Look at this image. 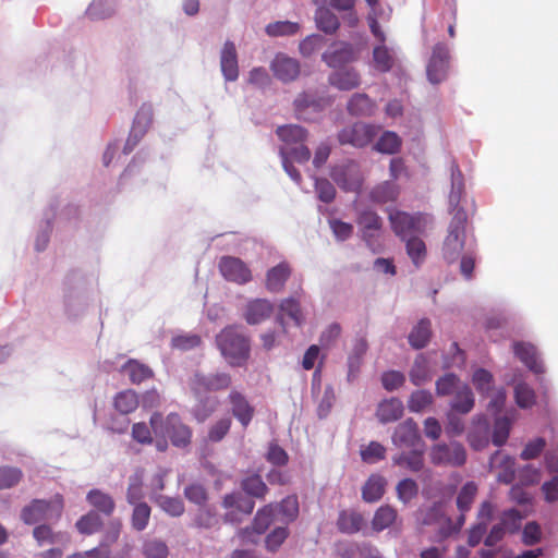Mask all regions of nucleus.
<instances>
[{"mask_svg": "<svg viewBox=\"0 0 558 558\" xmlns=\"http://www.w3.org/2000/svg\"><path fill=\"white\" fill-rule=\"evenodd\" d=\"M184 497L192 504L199 507L205 506L208 500V493L204 485L199 483H191L184 488Z\"/></svg>", "mask_w": 558, "mask_h": 558, "instance_id": "nucleus-53", "label": "nucleus"}, {"mask_svg": "<svg viewBox=\"0 0 558 558\" xmlns=\"http://www.w3.org/2000/svg\"><path fill=\"white\" fill-rule=\"evenodd\" d=\"M405 251L412 263L415 267H420L427 255V248L425 242L420 238V235L416 236H410L405 240Z\"/></svg>", "mask_w": 558, "mask_h": 558, "instance_id": "nucleus-36", "label": "nucleus"}, {"mask_svg": "<svg viewBox=\"0 0 558 558\" xmlns=\"http://www.w3.org/2000/svg\"><path fill=\"white\" fill-rule=\"evenodd\" d=\"M432 402L433 396L429 391L417 390L411 395L408 401V408L411 412H421L429 407Z\"/></svg>", "mask_w": 558, "mask_h": 558, "instance_id": "nucleus-57", "label": "nucleus"}, {"mask_svg": "<svg viewBox=\"0 0 558 558\" xmlns=\"http://www.w3.org/2000/svg\"><path fill=\"white\" fill-rule=\"evenodd\" d=\"M405 381V376L398 371L385 372L381 375V384L388 391H393L400 388Z\"/></svg>", "mask_w": 558, "mask_h": 558, "instance_id": "nucleus-63", "label": "nucleus"}, {"mask_svg": "<svg viewBox=\"0 0 558 558\" xmlns=\"http://www.w3.org/2000/svg\"><path fill=\"white\" fill-rule=\"evenodd\" d=\"M231 376L228 373L202 374L195 373L190 378L189 387L198 403L194 407V416L198 422L206 421L218 408L219 400L215 397L203 398L208 392L226 390L231 386Z\"/></svg>", "mask_w": 558, "mask_h": 558, "instance_id": "nucleus-1", "label": "nucleus"}, {"mask_svg": "<svg viewBox=\"0 0 558 558\" xmlns=\"http://www.w3.org/2000/svg\"><path fill=\"white\" fill-rule=\"evenodd\" d=\"M157 505L169 515L180 517L184 513V504L180 498L159 496L156 498Z\"/></svg>", "mask_w": 558, "mask_h": 558, "instance_id": "nucleus-55", "label": "nucleus"}, {"mask_svg": "<svg viewBox=\"0 0 558 558\" xmlns=\"http://www.w3.org/2000/svg\"><path fill=\"white\" fill-rule=\"evenodd\" d=\"M430 462L435 465L462 466L466 461L464 447L457 441L437 444L432 447Z\"/></svg>", "mask_w": 558, "mask_h": 558, "instance_id": "nucleus-8", "label": "nucleus"}, {"mask_svg": "<svg viewBox=\"0 0 558 558\" xmlns=\"http://www.w3.org/2000/svg\"><path fill=\"white\" fill-rule=\"evenodd\" d=\"M114 409L121 414H130L138 407L137 393L132 389L120 391L113 399Z\"/></svg>", "mask_w": 558, "mask_h": 558, "instance_id": "nucleus-34", "label": "nucleus"}, {"mask_svg": "<svg viewBox=\"0 0 558 558\" xmlns=\"http://www.w3.org/2000/svg\"><path fill=\"white\" fill-rule=\"evenodd\" d=\"M101 525L102 521L100 517L94 511L81 517L75 524L77 531L86 535L98 532Z\"/></svg>", "mask_w": 558, "mask_h": 558, "instance_id": "nucleus-48", "label": "nucleus"}, {"mask_svg": "<svg viewBox=\"0 0 558 558\" xmlns=\"http://www.w3.org/2000/svg\"><path fill=\"white\" fill-rule=\"evenodd\" d=\"M392 462L411 472H420L424 468V447L412 448L409 452L396 454Z\"/></svg>", "mask_w": 558, "mask_h": 558, "instance_id": "nucleus-21", "label": "nucleus"}, {"mask_svg": "<svg viewBox=\"0 0 558 558\" xmlns=\"http://www.w3.org/2000/svg\"><path fill=\"white\" fill-rule=\"evenodd\" d=\"M397 496L400 501L408 504L418 494V485L412 478L401 480L396 487Z\"/></svg>", "mask_w": 558, "mask_h": 558, "instance_id": "nucleus-54", "label": "nucleus"}, {"mask_svg": "<svg viewBox=\"0 0 558 558\" xmlns=\"http://www.w3.org/2000/svg\"><path fill=\"white\" fill-rule=\"evenodd\" d=\"M386 448L377 442L371 441L367 447L361 450V458L366 463H375L385 459Z\"/></svg>", "mask_w": 558, "mask_h": 558, "instance_id": "nucleus-58", "label": "nucleus"}, {"mask_svg": "<svg viewBox=\"0 0 558 558\" xmlns=\"http://www.w3.org/2000/svg\"><path fill=\"white\" fill-rule=\"evenodd\" d=\"M87 501L98 511L110 515L116 508L112 497L99 489H92L86 497Z\"/></svg>", "mask_w": 558, "mask_h": 558, "instance_id": "nucleus-38", "label": "nucleus"}, {"mask_svg": "<svg viewBox=\"0 0 558 558\" xmlns=\"http://www.w3.org/2000/svg\"><path fill=\"white\" fill-rule=\"evenodd\" d=\"M219 524L217 513L209 508H201L193 520V526L196 529L210 530Z\"/></svg>", "mask_w": 558, "mask_h": 558, "instance_id": "nucleus-49", "label": "nucleus"}, {"mask_svg": "<svg viewBox=\"0 0 558 558\" xmlns=\"http://www.w3.org/2000/svg\"><path fill=\"white\" fill-rule=\"evenodd\" d=\"M228 401L232 415L240 422L243 428H246L255 415V408L250 403L246 397L238 390L230 391Z\"/></svg>", "mask_w": 558, "mask_h": 558, "instance_id": "nucleus-14", "label": "nucleus"}, {"mask_svg": "<svg viewBox=\"0 0 558 558\" xmlns=\"http://www.w3.org/2000/svg\"><path fill=\"white\" fill-rule=\"evenodd\" d=\"M281 517V521L290 523L299 515V501L296 496H288L279 505H275V511Z\"/></svg>", "mask_w": 558, "mask_h": 558, "instance_id": "nucleus-43", "label": "nucleus"}, {"mask_svg": "<svg viewBox=\"0 0 558 558\" xmlns=\"http://www.w3.org/2000/svg\"><path fill=\"white\" fill-rule=\"evenodd\" d=\"M400 194V187L392 181H384L375 185L369 192V199L373 203L383 205L396 202Z\"/></svg>", "mask_w": 558, "mask_h": 558, "instance_id": "nucleus-22", "label": "nucleus"}, {"mask_svg": "<svg viewBox=\"0 0 558 558\" xmlns=\"http://www.w3.org/2000/svg\"><path fill=\"white\" fill-rule=\"evenodd\" d=\"M462 183L456 182L452 172V190L449 196L450 204L458 205L462 194ZM468 221L466 211L456 206L453 217L448 228V234L442 244V256L448 263H453L460 256L465 243V226Z\"/></svg>", "mask_w": 558, "mask_h": 558, "instance_id": "nucleus-2", "label": "nucleus"}, {"mask_svg": "<svg viewBox=\"0 0 558 558\" xmlns=\"http://www.w3.org/2000/svg\"><path fill=\"white\" fill-rule=\"evenodd\" d=\"M398 518L397 510L389 506H380L374 513L372 519V529L375 532H381L388 527H390Z\"/></svg>", "mask_w": 558, "mask_h": 558, "instance_id": "nucleus-33", "label": "nucleus"}, {"mask_svg": "<svg viewBox=\"0 0 558 558\" xmlns=\"http://www.w3.org/2000/svg\"><path fill=\"white\" fill-rule=\"evenodd\" d=\"M511 428V421L507 416H500L495 420L492 441L495 446L506 444Z\"/></svg>", "mask_w": 558, "mask_h": 558, "instance_id": "nucleus-51", "label": "nucleus"}, {"mask_svg": "<svg viewBox=\"0 0 558 558\" xmlns=\"http://www.w3.org/2000/svg\"><path fill=\"white\" fill-rule=\"evenodd\" d=\"M472 380L477 391L486 393L492 388L493 375L484 368H478L474 372Z\"/></svg>", "mask_w": 558, "mask_h": 558, "instance_id": "nucleus-62", "label": "nucleus"}, {"mask_svg": "<svg viewBox=\"0 0 558 558\" xmlns=\"http://www.w3.org/2000/svg\"><path fill=\"white\" fill-rule=\"evenodd\" d=\"M217 345L231 366H243L251 353L250 340L234 326L222 329L216 337Z\"/></svg>", "mask_w": 558, "mask_h": 558, "instance_id": "nucleus-3", "label": "nucleus"}, {"mask_svg": "<svg viewBox=\"0 0 558 558\" xmlns=\"http://www.w3.org/2000/svg\"><path fill=\"white\" fill-rule=\"evenodd\" d=\"M361 239L373 253H380L383 244L380 235L383 232V219L373 209L366 208L359 211L356 217Z\"/></svg>", "mask_w": 558, "mask_h": 558, "instance_id": "nucleus-7", "label": "nucleus"}, {"mask_svg": "<svg viewBox=\"0 0 558 558\" xmlns=\"http://www.w3.org/2000/svg\"><path fill=\"white\" fill-rule=\"evenodd\" d=\"M514 355L532 372L541 374L544 372V366L538 360L537 352L534 345L525 342H515L513 344Z\"/></svg>", "mask_w": 558, "mask_h": 558, "instance_id": "nucleus-19", "label": "nucleus"}, {"mask_svg": "<svg viewBox=\"0 0 558 558\" xmlns=\"http://www.w3.org/2000/svg\"><path fill=\"white\" fill-rule=\"evenodd\" d=\"M231 424L232 422L230 417L220 418L210 426L208 439L214 442L220 441L229 433Z\"/></svg>", "mask_w": 558, "mask_h": 558, "instance_id": "nucleus-60", "label": "nucleus"}, {"mask_svg": "<svg viewBox=\"0 0 558 558\" xmlns=\"http://www.w3.org/2000/svg\"><path fill=\"white\" fill-rule=\"evenodd\" d=\"M270 69L278 80L288 83L294 81L300 74L298 60L283 53H278L270 64Z\"/></svg>", "mask_w": 558, "mask_h": 558, "instance_id": "nucleus-15", "label": "nucleus"}, {"mask_svg": "<svg viewBox=\"0 0 558 558\" xmlns=\"http://www.w3.org/2000/svg\"><path fill=\"white\" fill-rule=\"evenodd\" d=\"M330 177L344 191H356L361 186L359 166L352 160L335 166Z\"/></svg>", "mask_w": 558, "mask_h": 558, "instance_id": "nucleus-12", "label": "nucleus"}, {"mask_svg": "<svg viewBox=\"0 0 558 558\" xmlns=\"http://www.w3.org/2000/svg\"><path fill=\"white\" fill-rule=\"evenodd\" d=\"M364 525V517L355 510H342L339 512L337 526L341 533L355 534Z\"/></svg>", "mask_w": 558, "mask_h": 558, "instance_id": "nucleus-28", "label": "nucleus"}, {"mask_svg": "<svg viewBox=\"0 0 558 558\" xmlns=\"http://www.w3.org/2000/svg\"><path fill=\"white\" fill-rule=\"evenodd\" d=\"M374 68L381 72L387 73L391 71L396 63L395 52L389 49L385 44H379L373 49Z\"/></svg>", "mask_w": 558, "mask_h": 558, "instance_id": "nucleus-32", "label": "nucleus"}, {"mask_svg": "<svg viewBox=\"0 0 558 558\" xmlns=\"http://www.w3.org/2000/svg\"><path fill=\"white\" fill-rule=\"evenodd\" d=\"M316 23L319 29L327 34H332L339 28V20L335 13L328 9H318L316 12Z\"/></svg>", "mask_w": 558, "mask_h": 558, "instance_id": "nucleus-46", "label": "nucleus"}, {"mask_svg": "<svg viewBox=\"0 0 558 558\" xmlns=\"http://www.w3.org/2000/svg\"><path fill=\"white\" fill-rule=\"evenodd\" d=\"M219 270L226 280L238 284H245L252 280L251 269L239 257L222 256L219 260Z\"/></svg>", "mask_w": 558, "mask_h": 558, "instance_id": "nucleus-11", "label": "nucleus"}, {"mask_svg": "<svg viewBox=\"0 0 558 558\" xmlns=\"http://www.w3.org/2000/svg\"><path fill=\"white\" fill-rule=\"evenodd\" d=\"M62 510L63 498L59 494L51 500L34 499L22 509L21 520L27 525H33L52 518L59 520Z\"/></svg>", "mask_w": 558, "mask_h": 558, "instance_id": "nucleus-6", "label": "nucleus"}, {"mask_svg": "<svg viewBox=\"0 0 558 558\" xmlns=\"http://www.w3.org/2000/svg\"><path fill=\"white\" fill-rule=\"evenodd\" d=\"M23 478V472L14 466H0V490L17 485Z\"/></svg>", "mask_w": 558, "mask_h": 558, "instance_id": "nucleus-52", "label": "nucleus"}, {"mask_svg": "<svg viewBox=\"0 0 558 558\" xmlns=\"http://www.w3.org/2000/svg\"><path fill=\"white\" fill-rule=\"evenodd\" d=\"M432 336L430 322L427 318L421 319L409 335V342L414 349L426 347Z\"/></svg>", "mask_w": 558, "mask_h": 558, "instance_id": "nucleus-35", "label": "nucleus"}, {"mask_svg": "<svg viewBox=\"0 0 558 558\" xmlns=\"http://www.w3.org/2000/svg\"><path fill=\"white\" fill-rule=\"evenodd\" d=\"M274 305L265 299H256L247 303L244 318L250 325H257L270 317Z\"/></svg>", "mask_w": 558, "mask_h": 558, "instance_id": "nucleus-17", "label": "nucleus"}, {"mask_svg": "<svg viewBox=\"0 0 558 558\" xmlns=\"http://www.w3.org/2000/svg\"><path fill=\"white\" fill-rule=\"evenodd\" d=\"M149 424L156 435L167 436L175 447L183 448L191 442L192 430L177 413H170L163 418L156 412L150 416Z\"/></svg>", "mask_w": 558, "mask_h": 558, "instance_id": "nucleus-5", "label": "nucleus"}, {"mask_svg": "<svg viewBox=\"0 0 558 558\" xmlns=\"http://www.w3.org/2000/svg\"><path fill=\"white\" fill-rule=\"evenodd\" d=\"M291 275V267L287 262L279 263L270 268L266 275V288L270 292L282 291L286 281Z\"/></svg>", "mask_w": 558, "mask_h": 558, "instance_id": "nucleus-23", "label": "nucleus"}, {"mask_svg": "<svg viewBox=\"0 0 558 558\" xmlns=\"http://www.w3.org/2000/svg\"><path fill=\"white\" fill-rule=\"evenodd\" d=\"M375 102L363 93L352 95L347 105V110L350 114L356 117H368L375 111Z\"/></svg>", "mask_w": 558, "mask_h": 558, "instance_id": "nucleus-30", "label": "nucleus"}, {"mask_svg": "<svg viewBox=\"0 0 558 558\" xmlns=\"http://www.w3.org/2000/svg\"><path fill=\"white\" fill-rule=\"evenodd\" d=\"M241 488L247 495L263 499L268 493V487L258 474H252L241 481Z\"/></svg>", "mask_w": 558, "mask_h": 558, "instance_id": "nucleus-39", "label": "nucleus"}, {"mask_svg": "<svg viewBox=\"0 0 558 558\" xmlns=\"http://www.w3.org/2000/svg\"><path fill=\"white\" fill-rule=\"evenodd\" d=\"M356 59L354 47L348 43H336L331 46L330 50L323 54V60L330 68H340Z\"/></svg>", "mask_w": 558, "mask_h": 558, "instance_id": "nucleus-16", "label": "nucleus"}, {"mask_svg": "<svg viewBox=\"0 0 558 558\" xmlns=\"http://www.w3.org/2000/svg\"><path fill=\"white\" fill-rule=\"evenodd\" d=\"M168 547L161 541H148L143 545V554L146 558H167Z\"/></svg>", "mask_w": 558, "mask_h": 558, "instance_id": "nucleus-61", "label": "nucleus"}, {"mask_svg": "<svg viewBox=\"0 0 558 558\" xmlns=\"http://www.w3.org/2000/svg\"><path fill=\"white\" fill-rule=\"evenodd\" d=\"M121 372L128 375L133 385H140L154 376V372L148 365L134 359L126 361L122 365Z\"/></svg>", "mask_w": 558, "mask_h": 558, "instance_id": "nucleus-27", "label": "nucleus"}, {"mask_svg": "<svg viewBox=\"0 0 558 558\" xmlns=\"http://www.w3.org/2000/svg\"><path fill=\"white\" fill-rule=\"evenodd\" d=\"M376 136V130L373 125L356 122L342 129L338 134V141L341 145H352L354 147L367 146Z\"/></svg>", "mask_w": 558, "mask_h": 558, "instance_id": "nucleus-9", "label": "nucleus"}, {"mask_svg": "<svg viewBox=\"0 0 558 558\" xmlns=\"http://www.w3.org/2000/svg\"><path fill=\"white\" fill-rule=\"evenodd\" d=\"M459 388V378L453 374H446L436 381V391L439 396L451 395Z\"/></svg>", "mask_w": 558, "mask_h": 558, "instance_id": "nucleus-59", "label": "nucleus"}, {"mask_svg": "<svg viewBox=\"0 0 558 558\" xmlns=\"http://www.w3.org/2000/svg\"><path fill=\"white\" fill-rule=\"evenodd\" d=\"M276 134L284 143L282 147L287 148L304 143L307 137L306 130L296 124L278 126Z\"/></svg>", "mask_w": 558, "mask_h": 558, "instance_id": "nucleus-29", "label": "nucleus"}, {"mask_svg": "<svg viewBox=\"0 0 558 558\" xmlns=\"http://www.w3.org/2000/svg\"><path fill=\"white\" fill-rule=\"evenodd\" d=\"M401 147V138L397 133L386 131L381 134L375 145V149L384 154H396Z\"/></svg>", "mask_w": 558, "mask_h": 558, "instance_id": "nucleus-44", "label": "nucleus"}, {"mask_svg": "<svg viewBox=\"0 0 558 558\" xmlns=\"http://www.w3.org/2000/svg\"><path fill=\"white\" fill-rule=\"evenodd\" d=\"M489 422L485 416H476L473 426L468 434V441L475 450L484 449L489 441Z\"/></svg>", "mask_w": 558, "mask_h": 558, "instance_id": "nucleus-18", "label": "nucleus"}, {"mask_svg": "<svg viewBox=\"0 0 558 558\" xmlns=\"http://www.w3.org/2000/svg\"><path fill=\"white\" fill-rule=\"evenodd\" d=\"M386 480L379 474H372L362 487V498L366 502L378 501L385 494Z\"/></svg>", "mask_w": 558, "mask_h": 558, "instance_id": "nucleus-31", "label": "nucleus"}, {"mask_svg": "<svg viewBox=\"0 0 558 558\" xmlns=\"http://www.w3.org/2000/svg\"><path fill=\"white\" fill-rule=\"evenodd\" d=\"M388 220L396 236L405 240L410 236L424 234L427 226L432 222V217L421 211L411 214L400 209H390Z\"/></svg>", "mask_w": 558, "mask_h": 558, "instance_id": "nucleus-4", "label": "nucleus"}, {"mask_svg": "<svg viewBox=\"0 0 558 558\" xmlns=\"http://www.w3.org/2000/svg\"><path fill=\"white\" fill-rule=\"evenodd\" d=\"M300 25L290 21H279L266 26L269 36H290L299 32Z\"/></svg>", "mask_w": 558, "mask_h": 558, "instance_id": "nucleus-56", "label": "nucleus"}, {"mask_svg": "<svg viewBox=\"0 0 558 558\" xmlns=\"http://www.w3.org/2000/svg\"><path fill=\"white\" fill-rule=\"evenodd\" d=\"M275 518V505L269 504L259 509L253 520L252 531L260 535L266 532Z\"/></svg>", "mask_w": 558, "mask_h": 558, "instance_id": "nucleus-41", "label": "nucleus"}, {"mask_svg": "<svg viewBox=\"0 0 558 558\" xmlns=\"http://www.w3.org/2000/svg\"><path fill=\"white\" fill-rule=\"evenodd\" d=\"M449 68V48L444 43L434 46L432 57L427 64V77L433 84L442 82Z\"/></svg>", "mask_w": 558, "mask_h": 558, "instance_id": "nucleus-10", "label": "nucleus"}, {"mask_svg": "<svg viewBox=\"0 0 558 558\" xmlns=\"http://www.w3.org/2000/svg\"><path fill=\"white\" fill-rule=\"evenodd\" d=\"M220 66L228 81H235L239 76L238 56L232 41H226L221 51Z\"/></svg>", "mask_w": 558, "mask_h": 558, "instance_id": "nucleus-20", "label": "nucleus"}, {"mask_svg": "<svg viewBox=\"0 0 558 558\" xmlns=\"http://www.w3.org/2000/svg\"><path fill=\"white\" fill-rule=\"evenodd\" d=\"M33 537L37 542L38 546L63 544L69 541L66 533L54 532L48 524H39L33 530Z\"/></svg>", "mask_w": 558, "mask_h": 558, "instance_id": "nucleus-26", "label": "nucleus"}, {"mask_svg": "<svg viewBox=\"0 0 558 558\" xmlns=\"http://www.w3.org/2000/svg\"><path fill=\"white\" fill-rule=\"evenodd\" d=\"M410 380L415 386H421L432 379L428 363L423 355H418L410 371Z\"/></svg>", "mask_w": 558, "mask_h": 558, "instance_id": "nucleus-42", "label": "nucleus"}, {"mask_svg": "<svg viewBox=\"0 0 558 558\" xmlns=\"http://www.w3.org/2000/svg\"><path fill=\"white\" fill-rule=\"evenodd\" d=\"M403 403L398 398H389L383 400L377 408V418L386 424L398 421L403 415Z\"/></svg>", "mask_w": 558, "mask_h": 558, "instance_id": "nucleus-24", "label": "nucleus"}, {"mask_svg": "<svg viewBox=\"0 0 558 558\" xmlns=\"http://www.w3.org/2000/svg\"><path fill=\"white\" fill-rule=\"evenodd\" d=\"M315 189L322 202L331 203L335 199L336 189L327 179H315Z\"/></svg>", "mask_w": 558, "mask_h": 558, "instance_id": "nucleus-64", "label": "nucleus"}, {"mask_svg": "<svg viewBox=\"0 0 558 558\" xmlns=\"http://www.w3.org/2000/svg\"><path fill=\"white\" fill-rule=\"evenodd\" d=\"M473 392L468 386L464 385L456 391L451 408L459 413L466 414L473 409Z\"/></svg>", "mask_w": 558, "mask_h": 558, "instance_id": "nucleus-40", "label": "nucleus"}, {"mask_svg": "<svg viewBox=\"0 0 558 558\" xmlns=\"http://www.w3.org/2000/svg\"><path fill=\"white\" fill-rule=\"evenodd\" d=\"M392 442L399 448L412 449L424 447L417 424L413 418H408L396 427L392 435Z\"/></svg>", "mask_w": 558, "mask_h": 558, "instance_id": "nucleus-13", "label": "nucleus"}, {"mask_svg": "<svg viewBox=\"0 0 558 558\" xmlns=\"http://www.w3.org/2000/svg\"><path fill=\"white\" fill-rule=\"evenodd\" d=\"M514 400L519 408L529 409L535 404L536 396L526 383H519L514 387Z\"/></svg>", "mask_w": 558, "mask_h": 558, "instance_id": "nucleus-45", "label": "nucleus"}, {"mask_svg": "<svg viewBox=\"0 0 558 558\" xmlns=\"http://www.w3.org/2000/svg\"><path fill=\"white\" fill-rule=\"evenodd\" d=\"M476 494L477 486L474 482H468L462 486L457 497V507L460 512H466L471 509Z\"/></svg>", "mask_w": 558, "mask_h": 558, "instance_id": "nucleus-47", "label": "nucleus"}, {"mask_svg": "<svg viewBox=\"0 0 558 558\" xmlns=\"http://www.w3.org/2000/svg\"><path fill=\"white\" fill-rule=\"evenodd\" d=\"M489 464L492 468H496L498 464H504V472H500L497 475L499 482L509 484L514 480V461L510 457L502 454L500 451H496L490 457Z\"/></svg>", "mask_w": 558, "mask_h": 558, "instance_id": "nucleus-37", "label": "nucleus"}, {"mask_svg": "<svg viewBox=\"0 0 558 558\" xmlns=\"http://www.w3.org/2000/svg\"><path fill=\"white\" fill-rule=\"evenodd\" d=\"M151 509L146 502H138L134 505L132 513V526L136 531L146 529L149 522Z\"/></svg>", "mask_w": 558, "mask_h": 558, "instance_id": "nucleus-50", "label": "nucleus"}, {"mask_svg": "<svg viewBox=\"0 0 558 558\" xmlns=\"http://www.w3.org/2000/svg\"><path fill=\"white\" fill-rule=\"evenodd\" d=\"M329 83L340 90H351L360 86L361 76L355 69H345L333 72Z\"/></svg>", "mask_w": 558, "mask_h": 558, "instance_id": "nucleus-25", "label": "nucleus"}]
</instances>
